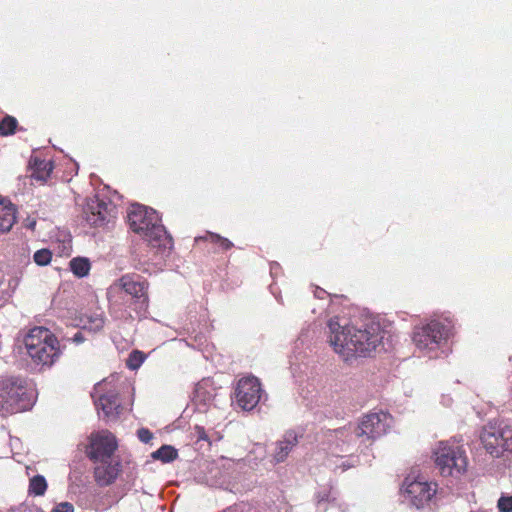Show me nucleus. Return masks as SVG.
<instances>
[{
  "label": "nucleus",
  "instance_id": "33",
  "mask_svg": "<svg viewBox=\"0 0 512 512\" xmlns=\"http://www.w3.org/2000/svg\"><path fill=\"white\" fill-rule=\"evenodd\" d=\"M316 498L318 505H320L322 502L329 501V493L326 491L318 492Z\"/></svg>",
  "mask_w": 512,
  "mask_h": 512
},
{
  "label": "nucleus",
  "instance_id": "30",
  "mask_svg": "<svg viewBox=\"0 0 512 512\" xmlns=\"http://www.w3.org/2000/svg\"><path fill=\"white\" fill-rule=\"evenodd\" d=\"M338 460L341 461V464H339V465L337 464L336 468L339 467L342 469V471H345L351 467H355L358 463L357 458H355L354 456H350L346 460H343V458L341 457Z\"/></svg>",
  "mask_w": 512,
  "mask_h": 512
},
{
  "label": "nucleus",
  "instance_id": "18",
  "mask_svg": "<svg viewBox=\"0 0 512 512\" xmlns=\"http://www.w3.org/2000/svg\"><path fill=\"white\" fill-rule=\"evenodd\" d=\"M214 397L215 392L209 379H204L196 385L194 390V400L196 402L208 406L213 402Z\"/></svg>",
  "mask_w": 512,
  "mask_h": 512
},
{
  "label": "nucleus",
  "instance_id": "6",
  "mask_svg": "<svg viewBox=\"0 0 512 512\" xmlns=\"http://www.w3.org/2000/svg\"><path fill=\"white\" fill-rule=\"evenodd\" d=\"M480 440L494 457H500L505 451L512 452V426L505 419L490 421L483 427Z\"/></svg>",
  "mask_w": 512,
  "mask_h": 512
},
{
  "label": "nucleus",
  "instance_id": "25",
  "mask_svg": "<svg viewBox=\"0 0 512 512\" xmlns=\"http://www.w3.org/2000/svg\"><path fill=\"white\" fill-rule=\"evenodd\" d=\"M146 354L140 350H133L128 355L126 366L130 370H137L141 367L146 359Z\"/></svg>",
  "mask_w": 512,
  "mask_h": 512
},
{
  "label": "nucleus",
  "instance_id": "9",
  "mask_svg": "<svg viewBox=\"0 0 512 512\" xmlns=\"http://www.w3.org/2000/svg\"><path fill=\"white\" fill-rule=\"evenodd\" d=\"M118 284L127 296H130L131 304L138 316L146 312L148 308V282L137 274L123 275Z\"/></svg>",
  "mask_w": 512,
  "mask_h": 512
},
{
  "label": "nucleus",
  "instance_id": "13",
  "mask_svg": "<svg viewBox=\"0 0 512 512\" xmlns=\"http://www.w3.org/2000/svg\"><path fill=\"white\" fill-rule=\"evenodd\" d=\"M392 425V417L384 411L369 413L355 426L359 437L366 436L368 439H377L387 433Z\"/></svg>",
  "mask_w": 512,
  "mask_h": 512
},
{
  "label": "nucleus",
  "instance_id": "28",
  "mask_svg": "<svg viewBox=\"0 0 512 512\" xmlns=\"http://www.w3.org/2000/svg\"><path fill=\"white\" fill-rule=\"evenodd\" d=\"M52 253L49 249L37 250L33 255L34 262L39 266H46L51 262Z\"/></svg>",
  "mask_w": 512,
  "mask_h": 512
},
{
  "label": "nucleus",
  "instance_id": "31",
  "mask_svg": "<svg viewBox=\"0 0 512 512\" xmlns=\"http://www.w3.org/2000/svg\"><path fill=\"white\" fill-rule=\"evenodd\" d=\"M137 436L138 439L143 443H149L153 438L152 432L147 428L138 429Z\"/></svg>",
  "mask_w": 512,
  "mask_h": 512
},
{
  "label": "nucleus",
  "instance_id": "21",
  "mask_svg": "<svg viewBox=\"0 0 512 512\" xmlns=\"http://www.w3.org/2000/svg\"><path fill=\"white\" fill-rule=\"evenodd\" d=\"M30 164L34 168L32 176L36 180L45 181L50 176L53 169L51 161H45L38 158L31 159Z\"/></svg>",
  "mask_w": 512,
  "mask_h": 512
},
{
  "label": "nucleus",
  "instance_id": "3",
  "mask_svg": "<svg viewBox=\"0 0 512 512\" xmlns=\"http://www.w3.org/2000/svg\"><path fill=\"white\" fill-rule=\"evenodd\" d=\"M128 223L133 232L139 234L163 259L173 248V239L160 222L158 213L147 206L132 204L128 214Z\"/></svg>",
  "mask_w": 512,
  "mask_h": 512
},
{
  "label": "nucleus",
  "instance_id": "8",
  "mask_svg": "<svg viewBox=\"0 0 512 512\" xmlns=\"http://www.w3.org/2000/svg\"><path fill=\"white\" fill-rule=\"evenodd\" d=\"M236 404L244 411L253 410L259 402L267 399L260 380L255 376H246L238 380L234 389Z\"/></svg>",
  "mask_w": 512,
  "mask_h": 512
},
{
  "label": "nucleus",
  "instance_id": "38",
  "mask_svg": "<svg viewBox=\"0 0 512 512\" xmlns=\"http://www.w3.org/2000/svg\"><path fill=\"white\" fill-rule=\"evenodd\" d=\"M303 343L304 340H303V335H301L298 339H297V343Z\"/></svg>",
  "mask_w": 512,
  "mask_h": 512
},
{
  "label": "nucleus",
  "instance_id": "10",
  "mask_svg": "<svg viewBox=\"0 0 512 512\" xmlns=\"http://www.w3.org/2000/svg\"><path fill=\"white\" fill-rule=\"evenodd\" d=\"M116 215V205L110 200L95 195L89 198L83 208V216L92 227H100L109 223Z\"/></svg>",
  "mask_w": 512,
  "mask_h": 512
},
{
  "label": "nucleus",
  "instance_id": "32",
  "mask_svg": "<svg viewBox=\"0 0 512 512\" xmlns=\"http://www.w3.org/2000/svg\"><path fill=\"white\" fill-rule=\"evenodd\" d=\"M51 512H74V506L70 502H61Z\"/></svg>",
  "mask_w": 512,
  "mask_h": 512
},
{
  "label": "nucleus",
  "instance_id": "5",
  "mask_svg": "<svg viewBox=\"0 0 512 512\" xmlns=\"http://www.w3.org/2000/svg\"><path fill=\"white\" fill-rule=\"evenodd\" d=\"M35 403L34 390L20 376L0 377V415L29 410Z\"/></svg>",
  "mask_w": 512,
  "mask_h": 512
},
{
  "label": "nucleus",
  "instance_id": "19",
  "mask_svg": "<svg viewBox=\"0 0 512 512\" xmlns=\"http://www.w3.org/2000/svg\"><path fill=\"white\" fill-rule=\"evenodd\" d=\"M15 207L0 201V233L8 232L16 221Z\"/></svg>",
  "mask_w": 512,
  "mask_h": 512
},
{
  "label": "nucleus",
  "instance_id": "24",
  "mask_svg": "<svg viewBox=\"0 0 512 512\" xmlns=\"http://www.w3.org/2000/svg\"><path fill=\"white\" fill-rule=\"evenodd\" d=\"M104 317L102 313L94 312L86 317L83 327L89 331L97 332L104 326Z\"/></svg>",
  "mask_w": 512,
  "mask_h": 512
},
{
  "label": "nucleus",
  "instance_id": "16",
  "mask_svg": "<svg viewBox=\"0 0 512 512\" xmlns=\"http://www.w3.org/2000/svg\"><path fill=\"white\" fill-rule=\"evenodd\" d=\"M359 437L354 425L344 426L334 430L330 434L334 447H331L332 453L349 452L355 445Z\"/></svg>",
  "mask_w": 512,
  "mask_h": 512
},
{
  "label": "nucleus",
  "instance_id": "15",
  "mask_svg": "<svg viewBox=\"0 0 512 512\" xmlns=\"http://www.w3.org/2000/svg\"><path fill=\"white\" fill-rule=\"evenodd\" d=\"M94 463V479L101 487L113 484L121 472V461L117 458Z\"/></svg>",
  "mask_w": 512,
  "mask_h": 512
},
{
  "label": "nucleus",
  "instance_id": "14",
  "mask_svg": "<svg viewBox=\"0 0 512 512\" xmlns=\"http://www.w3.org/2000/svg\"><path fill=\"white\" fill-rule=\"evenodd\" d=\"M403 493L409 503L417 509L425 507L436 493L431 484L421 481H411L406 478L403 483Z\"/></svg>",
  "mask_w": 512,
  "mask_h": 512
},
{
  "label": "nucleus",
  "instance_id": "29",
  "mask_svg": "<svg viewBox=\"0 0 512 512\" xmlns=\"http://www.w3.org/2000/svg\"><path fill=\"white\" fill-rule=\"evenodd\" d=\"M497 507L500 512H512V496H501Z\"/></svg>",
  "mask_w": 512,
  "mask_h": 512
},
{
  "label": "nucleus",
  "instance_id": "26",
  "mask_svg": "<svg viewBox=\"0 0 512 512\" xmlns=\"http://www.w3.org/2000/svg\"><path fill=\"white\" fill-rule=\"evenodd\" d=\"M18 122L16 118L12 116H5L0 121V135L2 136H9L13 135L15 133V130L17 128Z\"/></svg>",
  "mask_w": 512,
  "mask_h": 512
},
{
  "label": "nucleus",
  "instance_id": "20",
  "mask_svg": "<svg viewBox=\"0 0 512 512\" xmlns=\"http://www.w3.org/2000/svg\"><path fill=\"white\" fill-rule=\"evenodd\" d=\"M70 271L78 278L86 277L91 269V262L89 258L77 256L69 261Z\"/></svg>",
  "mask_w": 512,
  "mask_h": 512
},
{
  "label": "nucleus",
  "instance_id": "23",
  "mask_svg": "<svg viewBox=\"0 0 512 512\" xmlns=\"http://www.w3.org/2000/svg\"><path fill=\"white\" fill-rule=\"evenodd\" d=\"M178 456L177 450L170 445H163L152 453V457L161 460L163 463H169Z\"/></svg>",
  "mask_w": 512,
  "mask_h": 512
},
{
  "label": "nucleus",
  "instance_id": "7",
  "mask_svg": "<svg viewBox=\"0 0 512 512\" xmlns=\"http://www.w3.org/2000/svg\"><path fill=\"white\" fill-rule=\"evenodd\" d=\"M435 464L443 476H455L465 472L467 458L459 447L440 442L434 452Z\"/></svg>",
  "mask_w": 512,
  "mask_h": 512
},
{
  "label": "nucleus",
  "instance_id": "27",
  "mask_svg": "<svg viewBox=\"0 0 512 512\" xmlns=\"http://www.w3.org/2000/svg\"><path fill=\"white\" fill-rule=\"evenodd\" d=\"M201 239L209 240L213 244H217L222 250H228L233 247V243L227 238L221 237L215 233H208L206 237H198L195 240L198 242Z\"/></svg>",
  "mask_w": 512,
  "mask_h": 512
},
{
  "label": "nucleus",
  "instance_id": "37",
  "mask_svg": "<svg viewBox=\"0 0 512 512\" xmlns=\"http://www.w3.org/2000/svg\"><path fill=\"white\" fill-rule=\"evenodd\" d=\"M117 306V302L110 299V307L112 310H115Z\"/></svg>",
  "mask_w": 512,
  "mask_h": 512
},
{
  "label": "nucleus",
  "instance_id": "22",
  "mask_svg": "<svg viewBox=\"0 0 512 512\" xmlns=\"http://www.w3.org/2000/svg\"><path fill=\"white\" fill-rule=\"evenodd\" d=\"M48 484L43 475L37 474L30 478L28 494L33 496H43L46 493Z\"/></svg>",
  "mask_w": 512,
  "mask_h": 512
},
{
  "label": "nucleus",
  "instance_id": "34",
  "mask_svg": "<svg viewBox=\"0 0 512 512\" xmlns=\"http://www.w3.org/2000/svg\"><path fill=\"white\" fill-rule=\"evenodd\" d=\"M314 295L316 298L319 299H324L325 296H330L324 289L320 287H316V289L314 290Z\"/></svg>",
  "mask_w": 512,
  "mask_h": 512
},
{
  "label": "nucleus",
  "instance_id": "1",
  "mask_svg": "<svg viewBox=\"0 0 512 512\" xmlns=\"http://www.w3.org/2000/svg\"><path fill=\"white\" fill-rule=\"evenodd\" d=\"M385 333L374 318L348 321L335 316L327 322L329 343L345 361L370 356L377 347L384 346Z\"/></svg>",
  "mask_w": 512,
  "mask_h": 512
},
{
  "label": "nucleus",
  "instance_id": "11",
  "mask_svg": "<svg viewBox=\"0 0 512 512\" xmlns=\"http://www.w3.org/2000/svg\"><path fill=\"white\" fill-rule=\"evenodd\" d=\"M91 397L97 410H101L106 417L120 414L119 392L111 386V382L104 380L97 383Z\"/></svg>",
  "mask_w": 512,
  "mask_h": 512
},
{
  "label": "nucleus",
  "instance_id": "17",
  "mask_svg": "<svg viewBox=\"0 0 512 512\" xmlns=\"http://www.w3.org/2000/svg\"><path fill=\"white\" fill-rule=\"evenodd\" d=\"M299 437H302V434H298L295 430H289L284 434L283 439L276 443L273 454V459L276 463L286 460L289 453L297 445Z\"/></svg>",
  "mask_w": 512,
  "mask_h": 512
},
{
  "label": "nucleus",
  "instance_id": "4",
  "mask_svg": "<svg viewBox=\"0 0 512 512\" xmlns=\"http://www.w3.org/2000/svg\"><path fill=\"white\" fill-rule=\"evenodd\" d=\"M23 344L35 365L50 368L62 351L59 341L47 328L35 326L24 336Z\"/></svg>",
  "mask_w": 512,
  "mask_h": 512
},
{
  "label": "nucleus",
  "instance_id": "35",
  "mask_svg": "<svg viewBox=\"0 0 512 512\" xmlns=\"http://www.w3.org/2000/svg\"><path fill=\"white\" fill-rule=\"evenodd\" d=\"M85 340L83 334L80 332V331H77L74 336L72 337V341L75 343V344H81L83 343Z\"/></svg>",
  "mask_w": 512,
  "mask_h": 512
},
{
  "label": "nucleus",
  "instance_id": "36",
  "mask_svg": "<svg viewBox=\"0 0 512 512\" xmlns=\"http://www.w3.org/2000/svg\"><path fill=\"white\" fill-rule=\"evenodd\" d=\"M207 436L203 428L198 432V439L206 440Z\"/></svg>",
  "mask_w": 512,
  "mask_h": 512
},
{
  "label": "nucleus",
  "instance_id": "2",
  "mask_svg": "<svg viewBox=\"0 0 512 512\" xmlns=\"http://www.w3.org/2000/svg\"><path fill=\"white\" fill-rule=\"evenodd\" d=\"M453 329L454 325L449 317L435 316L414 327L412 341L423 357L429 359L446 357Z\"/></svg>",
  "mask_w": 512,
  "mask_h": 512
},
{
  "label": "nucleus",
  "instance_id": "12",
  "mask_svg": "<svg viewBox=\"0 0 512 512\" xmlns=\"http://www.w3.org/2000/svg\"><path fill=\"white\" fill-rule=\"evenodd\" d=\"M118 443L116 437L109 431L93 433L90 436V444L87 450L88 458L93 462L115 459L114 452Z\"/></svg>",
  "mask_w": 512,
  "mask_h": 512
}]
</instances>
